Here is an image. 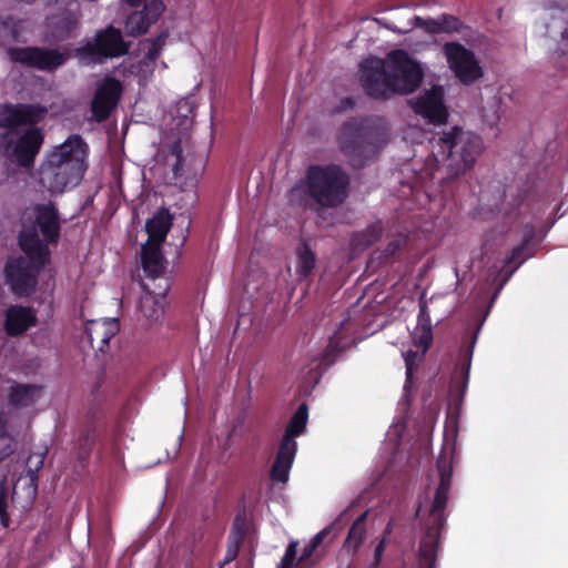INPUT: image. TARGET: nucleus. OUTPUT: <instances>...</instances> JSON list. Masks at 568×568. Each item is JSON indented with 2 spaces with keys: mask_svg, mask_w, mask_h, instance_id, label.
<instances>
[{
  "mask_svg": "<svg viewBox=\"0 0 568 568\" xmlns=\"http://www.w3.org/2000/svg\"><path fill=\"white\" fill-rule=\"evenodd\" d=\"M121 92V83L113 78H106L98 84L91 103L92 114L97 121H103L110 115L119 102Z\"/></svg>",
  "mask_w": 568,
  "mask_h": 568,
  "instance_id": "18",
  "label": "nucleus"
},
{
  "mask_svg": "<svg viewBox=\"0 0 568 568\" xmlns=\"http://www.w3.org/2000/svg\"><path fill=\"white\" fill-rule=\"evenodd\" d=\"M36 323L37 314L31 307L12 305L6 311L4 329L10 336L24 333Z\"/></svg>",
  "mask_w": 568,
  "mask_h": 568,
  "instance_id": "22",
  "label": "nucleus"
},
{
  "mask_svg": "<svg viewBox=\"0 0 568 568\" xmlns=\"http://www.w3.org/2000/svg\"><path fill=\"white\" fill-rule=\"evenodd\" d=\"M165 43V36L161 34L155 39L148 40L144 42L145 45V59L152 61L155 64V60L159 58L163 45Z\"/></svg>",
  "mask_w": 568,
  "mask_h": 568,
  "instance_id": "32",
  "label": "nucleus"
},
{
  "mask_svg": "<svg viewBox=\"0 0 568 568\" xmlns=\"http://www.w3.org/2000/svg\"><path fill=\"white\" fill-rule=\"evenodd\" d=\"M123 73H128L131 75L139 77L140 79L145 80L149 78L154 70V63L152 61L146 60L143 58L142 60L134 62H123L122 64Z\"/></svg>",
  "mask_w": 568,
  "mask_h": 568,
  "instance_id": "29",
  "label": "nucleus"
},
{
  "mask_svg": "<svg viewBox=\"0 0 568 568\" xmlns=\"http://www.w3.org/2000/svg\"><path fill=\"white\" fill-rule=\"evenodd\" d=\"M17 449L16 440L7 433L3 425L0 426V460L11 456Z\"/></svg>",
  "mask_w": 568,
  "mask_h": 568,
  "instance_id": "33",
  "label": "nucleus"
},
{
  "mask_svg": "<svg viewBox=\"0 0 568 568\" xmlns=\"http://www.w3.org/2000/svg\"><path fill=\"white\" fill-rule=\"evenodd\" d=\"M121 92V83L113 78H106L98 84L91 103L92 114L97 121H103L110 115L119 102Z\"/></svg>",
  "mask_w": 568,
  "mask_h": 568,
  "instance_id": "19",
  "label": "nucleus"
},
{
  "mask_svg": "<svg viewBox=\"0 0 568 568\" xmlns=\"http://www.w3.org/2000/svg\"><path fill=\"white\" fill-rule=\"evenodd\" d=\"M88 146L80 135H71L55 146L39 170L41 185L52 194L75 187L87 170Z\"/></svg>",
  "mask_w": 568,
  "mask_h": 568,
  "instance_id": "4",
  "label": "nucleus"
},
{
  "mask_svg": "<svg viewBox=\"0 0 568 568\" xmlns=\"http://www.w3.org/2000/svg\"><path fill=\"white\" fill-rule=\"evenodd\" d=\"M348 513V509L343 511L339 517L336 519V521L329 526V527H326L324 528L323 530H321L320 532H317L312 541L310 542V545H307L304 550H303V554L301 556V560H304L306 559L307 557H310L313 551L321 545V542L323 541V539L327 536V534L331 531L332 527L333 526H337V525H342L343 521H344V518L346 517V514Z\"/></svg>",
  "mask_w": 568,
  "mask_h": 568,
  "instance_id": "30",
  "label": "nucleus"
},
{
  "mask_svg": "<svg viewBox=\"0 0 568 568\" xmlns=\"http://www.w3.org/2000/svg\"><path fill=\"white\" fill-rule=\"evenodd\" d=\"M143 2V10L134 11L126 18L124 29L129 36L145 33L164 10L162 0H144Z\"/></svg>",
  "mask_w": 568,
  "mask_h": 568,
  "instance_id": "20",
  "label": "nucleus"
},
{
  "mask_svg": "<svg viewBox=\"0 0 568 568\" xmlns=\"http://www.w3.org/2000/svg\"><path fill=\"white\" fill-rule=\"evenodd\" d=\"M32 221L24 223L19 243L27 257L10 258L4 268L7 283L18 296H27L34 291L39 268L49 258L48 245L59 236V217L53 203L38 204L32 210Z\"/></svg>",
  "mask_w": 568,
  "mask_h": 568,
  "instance_id": "1",
  "label": "nucleus"
},
{
  "mask_svg": "<svg viewBox=\"0 0 568 568\" xmlns=\"http://www.w3.org/2000/svg\"><path fill=\"white\" fill-rule=\"evenodd\" d=\"M250 529V519L247 515L243 513H239L233 521L232 530L229 539L232 542H242L244 536Z\"/></svg>",
  "mask_w": 568,
  "mask_h": 568,
  "instance_id": "31",
  "label": "nucleus"
},
{
  "mask_svg": "<svg viewBox=\"0 0 568 568\" xmlns=\"http://www.w3.org/2000/svg\"><path fill=\"white\" fill-rule=\"evenodd\" d=\"M171 226V215L166 210H160L151 220L148 221L145 227L149 234L148 243L161 245L165 240Z\"/></svg>",
  "mask_w": 568,
  "mask_h": 568,
  "instance_id": "24",
  "label": "nucleus"
},
{
  "mask_svg": "<svg viewBox=\"0 0 568 568\" xmlns=\"http://www.w3.org/2000/svg\"><path fill=\"white\" fill-rule=\"evenodd\" d=\"M73 7L74 8L69 11V16L62 20V23H63L62 29L64 31H70L79 22L80 14H79L78 6L75 2H73Z\"/></svg>",
  "mask_w": 568,
  "mask_h": 568,
  "instance_id": "35",
  "label": "nucleus"
},
{
  "mask_svg": "<svg viewBox=\"0 0 568 568\" xmlns=\"http://www.w3.org/2000/svg\"><path fill=\"white\" fill-rule=\"evenodd\" d=\"M44 457L42 452L31 454L17 478L12 476L0 481V519L3 526H8L10 510L24 511L33 504L38 473L43 466Z\"/></svg>",
  "mask_w": 568,
  "mask_h": 568,
  "instance_id": "7",
  "label": "nucleus"
},
{
  "mask_svg": "<svg viewBox=\"0 0 568 568\" xmlns=\"http://www.w3.org/2000/svg\"><path fill=\"white\" fill-rule=\"evenodd\" d=\"M181 153H182V149H181L180 143L179 142L174 143L171 149V156L174 158V160H175V162L173 164L174 174H178V172H179V165L181 162Z\"/></svg>",
  "mask_w": 568,
  "mask_h": 568,
  "instance_id": "38",
  "label": "nucleus"
},
{
  "mask_svg": "<svg viewBox=\"0 0 568 568\" xmlns=\"http://www.w3.org/2000/svg\"><path fill=\"white\" fill-rule=\"evenodd\" d=\"M454 450V443L446 440L437 460L440 483L427 510L428 516L424 524L425 535L420 540L417 556V568H433L434 566L437 541L445 520L444 510L450 487Z\"/></svg>",
  "mask_w": 568,
  "mask_h": 568,
  "instance_id": "5",
  "label": "nucleus"
},
{
  "mask_svg": "<svg viewBox=\"0 0 568 568\" xmlns=\"http://www.w3.org/2000/svg\"><path fill=\"white\" fill-rule=\"evenodd\" d=\"M44 112V109L36 105L0 106V126L12 130L3 136L6 151L11 150L19 164L23 166L30 165L40 151L43 142L42 134L38 129H29L18 139L14 145H11V135L14 134L16 128L39 121Z\"/></svg>",
  "mask_w": 568,
  "mask_h": 568,
  "instance_id": "6",
  "label": "nucleus"
},
{
  "mask_svg": "<svg viewBox=\"0 0 568 568\" xmlns=\"http://www.w3.org/2000/svg\"><path fill=\"white\" fill-rule=\"evenodd\" d=\"M307 422V406L301 405L293 415L285 436L281 443L275 463L272 467V478L276 481L285 483L288 478V473L292 467L297 444L294 440L295 436L301 435L306 426Z\"/></svg>",
  "mask_w": 568,
  "mask_h": 568,
  "instance_id": "9",
  "label": "nucleus"
},
{
  "mask_svg": "<svg viewBox=\"0 0 568 568\" xmlns=\"http://www.w3.org/2000/svg\"><path fill=\"white\" fill-rule=\"evenodd\" d=\"M414 112L435 125L446 122L448 112L444 103V89L435 85L409 100Z\"/></svg>",
  "mask_w": 568,
  "mask_h": 568,
  "instance_id": "15",
  "label": "nucleus"
},
{
  "mask_svg": "<svg viewBox=\"0 0 568 568\" xmlns=\"http://www.w3.org/2000/svg\"><path fill=\"white\" fill-rule=\"evenodd\" d=\"M347 176L336 165L312 166L307 172L308 193L318 204L334 206L346 197Z\"/></svg>",
  "mask_w": 568,
  "mask_h": 568,
  "instance_id": "8",
  "label": "nucleus"
},
{
  "mask_svg": "<svg viewBox=\"0 0 568 568\" xmlns=\"http://www.w3.org/2000/svg\"><path fill=\"white\" fill-rule=\"evenodd\" d=\"M119 324L114 318L90 321L85 334L92 348L103 352L109 341L118 333Z\"/></svg>",
  "mask_w": 568,
  "mask_h": 568,
  "instance_id": "23",
  "label": "nucleus"
},
{
  "mask_svg": "<svg viewBox=\"0 0 568 568\" xmlns=\"http://www.w3.org/2000/svg\"><path fill=\"white\" fill-rule=\"evenodd\" d=\"M126 43L119 29L109 27L97 33L93 42H87L77 49V55L83 63L100 61L102 58H113L125 53Z\"/></svg>",
  "mask_w": 568,
  "mask_h": 568,
  "instance_id": "10",
  "label": "nucleus"
},
{
  "mask_svg": "<svg viewBox=\"0 0 568 568\" xmlns=\"http://www.w3.org/2000/svg\"><path fill=\"white\" fill-rule=\"evenodd\" d=\"M521 251H523L521 246L515 247L513 250V252H511V256H510V260L508 262L516 261L519 257V255L521 254Z\"/></svg>",
  "mask_w": 568,
  "mask_h": 568,
  "instance_id": "40",
  "label": "nucleus"
},
{
  "mask_svg": "<svg viewBox=\"0 0 568 568\" xmlns=\"http://www.w3.org/2000/svg\"><path fill=\"white\" fill-rule=\"evenodd\" d=\"M9 59L28 67L39 70L51 71L62 65L67 57L55 50H43L39 48H9L7 50Z\"/></svg>",
  "mask_w": 568,
  "mask_h": 568,
  "instance_id": "16",
  "label": "nucleus"
},
{
  "mask_svg": "<svg viewBox=\"0 0 568 568\" xmlns=\"http://www.w3.org/2000/svg\"><path fill=\"white\" fill-rule=\"evenodd\" d=\"M382 234L381 223L368 226L365 231L356 233L353 237V246L355 250H364L376 242Z\"/></svg>",
  "mask_w": 568,
  "mask_h": 568,
  "instance_id": "28",
  "label": "nucleus"
},
{
  "mask_svg": "<svg viewBox=\"0 0 568 568\" xmlns=\"http://www.w3.org/2000/svg\"><path fill=\"white\" fill-rule=\"evenodd\" d=\"M481 151L478 135L453 128L439 138L427 165L433 179L452 182L473 168Z\"/></svg>",
  "mask_w": 568,
  "mask_h": 568,
  "instance_id": "3",
  "label": "nucleus"
},
{
  "mask_svg": "<svg viewBox=\"0 0 568 568\" xmlns=\"http://www.w3.org/2000/svg\"><path fill=\"white\" fill-rule=\"evenodd\" d=\"M433 339L430 317L426 302L422 301L419 304V315L417 326L413 332V342L417 347L416 351H406L403 357L406 365V383L404 389L407 390L412 384L413 371L424 358Z\"/></svg>",
  "mask_w": 568,
  "mask_h": 568,
  "instance_id": "12",
  "label": "nucleus"
},
{
  "mask_svg": "<svg viewBox=\"0 0 568 568\" xmlns=\"http://www.w3.org/2000/svg\"><path fill=\"white\" fill-rule=\"evenodd\" d=\"M142 265L144 271L154 280L164 270V258L160 250V245L146 243L142 246L141 252Z\"/></svg>",
  "mask_w": 568,
  "mask_h": 568,
  "instance_id": "25",
  "label": "nucleus"
},
{
  "mask_svg": "<svg viewBox=\"0 0 568 568\" xmlns=\"http://www.w3.org/2000/svg\"><path fill=\"white\" fill-rule=\"evenodd\" d=\"M406 241L407 239L405 235H398L392 242H389L387 252L389 254H394L397 250H399L403 245L406 244Z\"/></svg>",
  "mask_w": 568,
  "mask_h": 568,
  "instance_id": "39",
  "label": "nucleus"
},
{
  "mask_svg": "<svg viewBox=\"0 0 568 568\" xmlns=\"http://www.w3.org/2000/svg\"><path fill=\"white\" fill-rule=\"evenodd\" d=\"M296 549H297V542L292 541L288 545L277 568H291L294 562V559L296 557Z\"/></svg>",
  "mask_w": 568,
  "mask_h": 568,
  "instance_id": "34",
  "label": "nucleus"
},
{
  "mask_svg": "<svg viewBox=\"0 0 568 568\" xmlns=\"http://www.w3.org/2000/svg\"><path fill=\"white\" fill-rule=\"evenodd\" d=\"M11 36H12L13 39L19 37L18 32H16V31H12Z\"/></svg>",
  "mask_w": 568,
  "mask_h": 568,
  "instance_id": "42",
  "label": "nucleus"
},
{
  "mask_svg": "<svg viewBox=\"0 0 568 568\" xmlns=\"http://www.w3.org/2000/svg\"><path fill=\"white\" fill-rule=\"evenodd\" d=\"M359 74L369 95L386 98L414 92L423 81L424 69L405 50H393L384 59H366Z\"/></svg>",
  "mask_w": 568,
  "mask_h": 568,
  "instance_id": "2",
  "label": "nucleus"
},
{
  "mask_svg": "<svg viewBox=\"0 0 568 568\" xmlns=\"http://www.w3.org/2000/svg\"><path fill=\"white\" fill-rule=\"evenodd\" d=\"M240 545V542H232V540L229 539L225 558L222 565L229 564L236 558Z\"/></svg>",
  "mask_w": 568,
  "mask_h": 568,
  "instance_id": "37",
  "label": "nucleus"
},
{
  "mask_svg": "<svg viewBox=\"0 0 568 568\" xmlns=\"http://www.w3.org/2000/svg\"><path fill=\"white\" fill-rule=\"evenodd\" d=\"M422 513H423V507L420 506L419 509L417 510V515L422 516Z\"/></svg>",
  "mask_w": 568,
  "mask_h": 568,
  "instance_id": "43",
  "label": "nucleus"
},
{
  "mask_svg": "<svg viewBox=\"0 0 568 568\" xmlns=\"http://www.w3.org/2000/svg\"><path fill=\"white\" fill-rule=\"evenodd\" d=\"M132 6H136V4H140L141 2H143L144 0H126Z\"/></svg>",
  "mask_w": 568,
  "mask_h": 568,
  "instance_id": "41",
  "label": "nucleus"
},
{
  "mask_svg": "<svg viewBox=\"0 0 568 568\" xmlns=\"http://www.w3.org/2000/svg\"><path fill=\"white\" fill-rule=\"evenodd\" d=\"M7 384V400L9 406L13 408L31 407L43 398L44 389L42 385L10 382L0 375V393L6 389Z\"/></svg>",
  "mask_w": 568,
  "mask_h": 568,
  "instance_id": "17",
  "label": "nucleus"
},
{
  "mask_svg": "<svg viewBox=\"0 0 568 568\" xmlns=\"http://www.w3.org/2000/svg\"><path fill=\"white\" fill-rule=\"evenodd\" d=\"M386 545H387V537H383L381 539V541L378 542V545L376 546L375 551H374V560L372 562L373 568H377L378 565L381 564Z\"/></svg>",
  "mask_w": 568,
  "mask_h": 568,
  "instance_id": "36",
  "label": "nucleus"
},
{
  "mask_svg": "<svg viewBox=\"0 0 568 568\" xmlns=\"http://www.w3.org/2000/svg\"><path fill=\"white\" fill-rule=\"evenodd\" d=\"M141 287L142 293L136 306L139 318L150 324L158 323L164 316L168 282L160 280L159 283H155L154 280H150L143 282Z\"/></svg>",
  "mask_w": 568,
  "mask_h": 568,
  "instance_id": "14",
  "label": "nucleus"
},
{
  "mask_svg": "<svg viewBox=\"0 0 568 568\" xmlns=\"http://www.w3.org/2000/svg\"><path fill=\"white\" fill-rule=\"evenodd\" d=\"M293 266L296 281L305 280L313 271L315 255L306 245H301L296 248Z\"/></svg>",
  "mask_w": 568,
  "mask_h": 568,
  "instance_id": "26",
  "label": "nucleus"
},
{
  "mask_svg": "<svg viewBox=\"0 0 568 568\" xmlns=\"http://www.w3.org/2000/svg\"><path fill=\"white\" fill-rule=\"evenodd\" d=\"M415 27L422 28L430 34L438 33H453L460 31L463 24L454 16L443 14L437 18L422 19L415 17L413 21L408 23L407 28H399L393 24H387V28L398 33H405L414 29Z\"/></svg>",
  "mask_w": 568,
  "mask_h": 568,
  "instance_id": "21",
  "label": "nucleus"
},
{
  "mask_svg": "<svg viewBox=\"0 0 568 568\" xmlns=\"http://www.w3.org/2000/svg\"><path fill=\"white\" fill-rule=\"evenodd\" d=\"M367 513H363L352 525L348 536L345 540L344 548L347 551L355 552L363 544L366 537V519Z\"/></svg>",
  "mask_w": 568,
  "mask_h": 568,
  "instance_id": "27",
  "label": "nucleus"
},
{
  "mask_svg": "<svg viewBox=\"0 0 568 568\" xmlns=\"http://www.w3.org/2000/svg\"><path fill=\"white\" fill-rule=\"evenodd\" d=\"M353 128L345 125L343 135L341 138V148L344 154L348 158L349 163L354 168L364 165V159L373 158L378 153L381 148L385 144L386 140L378 134L377 143H373L372 135H363L358 131L353 134Z\"/></svg>",
  "mask_w": 568,
  "mask_h": 568,
  "instance_id": "13",
  "label": "nucleus"
},
{
  "mask_svg": "<svg viewBox=\"0 0 568 568\" xmlns=\"http://www.w3.org/2000/svg\"><path fill=\"white\" fill-rule=\"evenodd\" d=\"M443 53L455 77L466 85L473 84L484 74L473 51L458 42H446Z\"/></svg>",
  "mask_w": 568,
  "mask_h": 568,
  "instance_id": "11",
  "label": "nucleus"
}]
</instances>
